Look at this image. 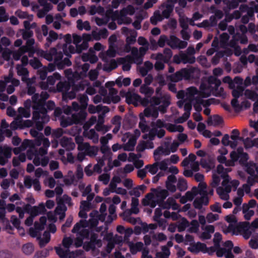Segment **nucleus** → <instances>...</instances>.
<instances>
[{
    "instance_id": "52",
    "label": "nucleus",
    "mask_w": 258,
    "mask_h": 258,
    "mask_svg": "<svg viewBox=\"0 0 258 258\" xmlns=\"http://www.w3.org/2000/svg\"><path fill=\"white\" fill-rule=\"evenodd\" d=\"M196 244L198 247V253L200 252H202L204 253H207V252L208 251V247L207 246L206 244L202 243L201 242H197Z\"/></svg>"
},
{
    "instance_id": "6",
    "label": "nucleus",
    "mask_w": 258,
    "mask_h": 258,
    "mask_svg": "<svg viewBox=\"0 0 258 258\" xmlns=\"http://www.w3.org/2000/svg\"><path fill=\"white\" fill-rule=\"evenodd\" d=\"M182 76V78L186 80L190 79H196L199 77L200 71L199 70L194 67H190V68H183L180 70Z\"/></svg>"
},
{
    "instance_id": "5",
    "label": "nucleus",
    "mask_w": 258,
    "mask_h": 258,
    "mask_svg": "<svg viewBox=\"0 0 258 258\" xmlns=\"http://www.w3.org/2000/svg\"><path fill=\"white\" fill-rule=\"evenodd\" d=\"M57 89L59 91H65L63 93L62 98L63 99H73L76 97V94L74 90L69 91L70 88V86L67 83H59L57 85Z\"/></svg>"
},
{
    "instance_id": "58",
    "label": "nucleus",
    "mask_w": 258,
    "mask_h": 258,
    "mask_svg": "<svg viewBox=\"0 0 258 258\" xmlns=\"http://www.w3.org/2000/svg\"><path fill=\"white\" fill-rule=\"evenodd\" d=\"M12 53V51L11 50L7 48L2 52V57L4 60L9 61L11 59Z\"/></svg>"
},
{
    "instance_id": "15",
    "label": "nucleus",
    "mask_w": 258,
    "mask_h": 258,
    "mask_svg": "<svg viewBox=\"0 0 258 258\" xmlns=\"http://www.w3.org/2000/svg\"><path fill=\"white\" fill-rule=\"evenodd\" d=\"M151 190L153 191L156 197L162 201L164 200L169 195L168 190L166 189H161L160 187L158 188H152Z\"/></svg>"
},
{
    "instance_id": "22",
    "label": "nucleus",
    "mask_w": 258,
    "mask_h": 258,
    "mask_svg": "<svg viewBox=\"0 0 258 258\" xmlns=\"http://www.w3.org/2000/svg\"><path fill=\"white\" fill-rule=\"evenodd\" d=\"M137 140L134 137L130 138L128 142L123 147V149L125 151H132L134 150V147L136 144Z\"/></svg>"
},
{
    "instance_id": "34",
    "label": "nucleus",
    "mask_w": 258,
    "mask_h": 258,
    "mask_svg": "<svg viewBox=\"0 0 258 258\" xmlns=\"http://www.w3.org/2000/svg\"><path fill=\"white\" fill-rule=\"evenodd\" d=\"M221 177L223 179V180L222 182V185L223 186L226 187V189L228 192H230L231 191V186L229 185H228L229 182V176L228 173H224L223 175H221Z\"/></svg>"
},
{
    "instance_id": "21",
    "label": "nucleus",
    "mask_w": 258,
    "mask_h": 258,
    "mask_svg": "<svg viewBox=\"0 0 258 258\" xmlns=\"http://www.w3.org/2000/svg\"><path fill=\"white\" fill-rule=\"evenodd\" d=\"M22 250L25 255H30L34 251V245L32 243H27L22 246Z\"/></svg>"
},
{
    "instance_id": "60",
    "label": "nucleus",
    "mask_w": 258,
    "mask_h": 258,
    "mask_svg": "<svg viewBox=\"0 0 258 258\" xmlns=\"http://www.w3.org/2000/svg\"><path fill=\"white\" fill-rule=\"evenodd\" d=\"M63 56V54L61 52H57L56 51V53L54 54V62L57 66V63L60 61H62V58Z\"/></svg>"
},
{
    "instance_id": "57",
    "label": "nucleus",
    "mask_w": 258,
    "mask_h": 258,
    "mask_svg": "<svg viewBox=\"0 0 258 258\" xmlns=\"http://www.w3.org/2000/svg\"><path fill=\"white\" fill-rule=\"evenodd\" d=\"M79 236L83 239H89L90 231L88 229H83L78 233Z\"/></svg>"
},
{
    "instance_id": "29",
    "label": "nucleus",
    "mask_w": 258,
    "mask_h": 258,
    "mask_svg": "<svg viewBox=\"0 0 258 258\" xmlns=\"http://www.w3.org/2000/svg\"><path fill=\"white\" fill-rule=\"evenodd\" d=\"M158 161H156L153 164H148L145 166V169H148V171L152 175L155 174L158 170Z\"/></svg>"
},
{
    "instance_id": "31",
    "label": "nucleus",
    "mask_w": 258,
    "mask_h": 258,
    "mask_svg": "<svg viewBox=\"0 0 258 258\" xmlns=\"http://www.w3.org/2000/svg\"><path fill=\"white\" fill-rule=\"evenodd\" d=\"M189 226V223L188 221L185 218H182L178 225V231L180 232H182Z\"/></svg>"
},
{
    "instance_id": "59",
    "label": "nucleus",
    "mask_w": 258,
    "mask_h": 258,
    "mask_svg": "<svg viewBox=\"0 0 258 258\" xmlns=\"http://www.w3.org/2000/svg\"><path fill=\"white\" fill-rule=\"evenodd\" d=\"M100 151L102 153L106 155L108 157H111L112 155L110 149L107 145H102L100 148Z\"/></svg>"
},
{
    "instance_id": "10",
    "label": "nucleus",
    "mask_w": 258,
    "mask_h": 258,
    "mask_svg": "<svg viewBox=\"0 0 258 258\" xmlns=\"http://www.w3.org/2000/svg\"><path fill=\"white\" fill-rule=\"evenodd\" d=\"M59 143L61 146L67 150H73L75 147V144L72 142V138L67 137H63L60 140Z\"/></svg>"
},
{
    "instance_id": "26",
    "label": "nucleus",
    "mask_w": 258,
    "mask_h": 258,
    "mask_svg": "<svg viewBox=\"0 0 258 258\" xmlns=\"http://www.w3.org/2000/svg\"><path fill=\"white\" fill-rule=\"evenodd\" d=\"M179 39L175 35H171L168 39L167 44L172 49H176Z\"/></svg>"
},
{
    "instance_id": "44",
    "label": "nucleus",
    "mask_w": 258,
    "mask_h": 258,
    "mask_svg": "<svg viewBox=\"0 0 258 258\" xmlns=\"http://www.w3.org/2000/svg\"><path fill=\"white\" fill-rule=\"evenodd\" d=\"M64 133L61 128H57L52 131L51 136L53 138L58 139L61 137Z\"/></svg>"
},
{
    "instance_id": "55",
    "label": "nucleus",
    "mask_w": 258,
    "mask_h": 258,
    "mask_svg": "<svg viewBox=\"0 0 258 258\" xmlns=\"http://www.w3.org/2000/svg\"><path fill=\"white\" fill-rule=\"evenodd\" d=\"M249 246L253 249L258 248V234L255 236V239L251 238L249 241Z\"/></svg>"
},
{
    "instance_id": "2",
    "label": "nucleus",
    "mask_w": 258,
    "mask_h": 258,
    "mask_svg": "<svg viewBox=\"0 0 258 258\" xmlns=\"http://www.w3.org/2000/svg\"><path fill=\"white\" fill-rule=\"evenodd\" d=\"M248 229H250V225L248 222H239L237 225H234L230 224L228 227L227 231L232 232V235H238L241 234Z\"/></svg>"
},
{
    "instance_id": "50",
    "label": "nucleus",
    "mask_w": 258,
    "mask_h": 258,
    "mask_svg": "<svg viewBox=\"0 0 258 258\" xmlns=\"http://www.w3.org/2000/svg\"><path fill=\"white\" fill-rule=\"evenodd\" d=\"M117 66L118 65L116 60L115 59H112L110 61L109 66L108 67H104V70L107 72H110L113 70L115 69L117 67Z\"/></svg>"
},
{
    "instance_id": "13",
    "label": "nucleus",
    "mask_w": 258,
    "mask_h": 258,
    "mask_svg": "<svg viewBox=\"0 0 258 258\" xmlns=\"http://www.w3.org/2000/svg\"><path fill=\"white\" fill-rule=\"evenodd\" d=\"M64 54L67 56V57L64 58L62 61L59 62L57 63V69L61 70L64 69L66 67H70L72 65V62L70 60L69 57H71V54L68 52H65L64 48L63 49Z\"/></svg>"
},
{
    "instance_id": "18",
    "label": "nucleus",
    "mask_w": 258,
    "mask_h": 258,
    "mask_svg": "<svg viewBox=\"0 0 258 258\" xmlns=\"http://www.w3.org/2000/svg\"><path fill=\"white\" fill-rule=\"evenodd\" d=\"M86 116V112L81 111L77 114H73L72 115L73 120L75 124H79L85 120Z\"/></svg>"
},
{
    "instance_id": "9",
    "label": "nucleus",
    "mask_w": 258,
    "mask_h": 258,
    "mask_svg": "<svg viewBox=\"0 0 258 258\" xmlns=\"http://www.w3.org/2000/svg\"><path fill=\"white\" fill-rule=\"evenodd\" d=\"M171 151L169 148L166 147V148H163L162 146H159L154 151V160L156 161H160L161 159L160 157V155L166 156L169 155Z\"/></svg>"
},
{
    "instance_id": "14",
    "label": "nucleus",
    "mask_w": 258,
    "mask_h": 258,
    "mask_svg": "<svg viewBox=\"0 0 258 258\" xmlns=\"http://www.w3.org/2000/svg\"><path fill=\"white\" fill-rule=\"evenodd\" d=\"M56 53V49L54 47L51 48L48 52L42 50L40 55L49 61L53 60L54 54Z\"/></svg>"
},
{
    "instance_id": "17",
    "label": "nucleus",
    "mask_w": 258,
    "mask_h": 258,
    "mask_svg": "<svg viewBox=\"0 0 258 258\" xmlns=\"http://www.w3.org/2000/svg\"><path fill=\"white\" fill-rule=\"evenodd\" d=\"M13 124H16L17 126H20L21 128L23 127H29L33 125V122L30 120H23L22 118H17L13 121Z\"/></svg>"
},
{
    "instance_id": "53",
    "label": "nucleus",
    "mask_w": 258,
    "mask_h": 258,
    "mask_svg": "<svg viewBox=\"0 0 258 258\" xmlns=\"http://www.w3.org/2000/svg\"><path fill=\"white\" fill-rule=\"evenodd\" d=\"M168 40V39L166 35H162L160 36L157 44L159 47H163L165 46V43H167Z\"/></svg>"
},
{
    "instance_id": "11",
    "label": "nucleus",
    "mask_w": 258,
    "mask_h": 258,
    "mask_svg": "<svg viewBox=\"0 0 258 258\" xmlns=\"http://www.w3.org/2000/svg\"><path fill=\"white\" fill-rule=\"evenodd\" d=\"M132 60L133 58L130 55H127L124 57L119 58V62L122 64L123 71H128L131 70Z\"/></svg>"
},
{
    "instance_id": "38",
    "label": "nucleus",
    "mask_w": 258,
    "mask_h": 258,
    "mask_svg": "<svg viewBox=\"0 0 258 258\" xmlns=\"http://www.w3.org/2000/svg\"><path fill=\"white\" fill-rule=\"evenodd\" d=\"M191 227L188 229V231L190 233H197L199 229V223L197 220H192L189 225Z\"/></svg>"
},
{
    "instance_id": "41",
    "label": "nucleus",
    "mask_w": 258,
    "mask_h": 258,
    "mask_svg": "<svg viewBox=\"0 0 258 258\" xmlns=\"http://www.w3.org/2000/svg\"><path fill=\"white\" fill-rule=\"evenodd\" d=\"M29 64L34 69H38L42 66V63L36 57H34L29 61Z\"/></svg>"
},
{
    "instance_id": "46",
    "label": "nucleus",
    "mask_w": 258,
    "mask_h": 258,
    "mask_svg": "<svg viewBox=\"0 0 258 258\" xmlns=\"http://www.w3.org/2000/svg\"><path fill=\"white\" fill-rule=\"evenodd\" d=\"M221 240L222 235L219 232L215 233L213 238V242L215 247H219L220 246V242Z\"/></svg>"
},
{
    "instance_id": "39",
    "label": "nucleus",
    "mask_w": 258,
    "mask_h": 258,
    "mask_svg": "<svg viewBox=\"0 0 258 258\" xmlns=\"http://www.w3.org/2000/svg\"><path fill=\"white\" fill-rule=\"evenodd\" d=\"M167 123L164 121L158 119L156 122H152L151 125L152 127H156V128H162L163 127L165 128Z\"/></svg>"
},
{
    "instance_id": "61",
    "label": "nucleus",
    "mask_w": 258,
    "mask_h": 258,
    "mask_svg": "<svg viewBox=\"0 0 258 258\" xmlns=\"http://www.w3.org/2000/svg\"><path fill=\"white\" fill-rule=\"evenodd\" d=\"M213 122L215 126H218L223 122V119L222 117L218 115H213Z\"/></svg>"
},
{
    "instance_id": "28",
    "label": "nucleus",
    "mask_w": 258,
    "mask_h": 258,
    "mask_svg": "<svg viewBox=\"0 0 258 258\" xmlns=\"http://www.w3.org/2000/svg\"><path fill=\"white\" fill-rule=\"evenodd\" d=\"M35 41L33 38L27 39L26 45L21 47V50H24V52H27L30 50L33 49Z\"/></svg>"
},
{
    "instance_id": "23",
    "label": "nucleus",
    "mask_w": 258,
    "mask_h": 258,
    "mask_svg": "<svg viewBox=\"0 0 258 258\" xmlns=\"http://www.w3.org/2000/svg\"><path fill=\"white\" fill-rule=\"evenodd\" d=\"M140 122L139 127L143 133H146L149 131V126L146 124V121L142 113L140 114Z\"/></svg>"
},
{
    "instance_id": "27",
    "label": "nucleus",
    "mask_w": 258,
    "mask_h": 258,
    "mask_svg": "<svg viewBox=\"0 0 258 258\" xmlns=\"http://www.w3.org/2000/svg\"><path fill=\"white\" fill-rule=\"evenodd\" d=\"M55 249L57 254L59 255L60 258H68L70 254V250L69 249L64 250L63 248L59 247H55Z\"/></svg>"
},
{
    "instance_id": "64",
    "label": "nucleus",
    "mask_w": 258,
    "mask_h": 258,
    "mask_svg": "<svg viewBox=\"0 0 258 258\" xmlns=\"http://www.w3.org/2000/svg\"><path fill=\"white\" fill-rule=\"evenodd\" d=\"M73 243V240L70 237H64L62 240V244L63 246L68 249L69 248L70 246Z\"/></svg>"
},
{
    "instance_id": "32",
    "label": "nucleus",
    "mask_w": 258,
    "mask_h": 258,
    "mask_svg": "<svg viewBox=\"0 0 258 258\" xmlns=\"http://www.w3.org/2000/svg\"><path fill=\"white\" fill-rule=\"evenodd\" d=\"M0 155H2L7 159L10 158L12 156V149L9 147L3 148L0 146Z\"/></svg>"
},
{
    "instance_id": "40",
    "label": "nucleus",
    "mask_w": 258,
    "mask_h": 258,
    "mask_svg": "<svg viewBox=\"0 0 258 258\" xmlns=\"http://www.w3.org/2000/svg\"><path fill=\"white\" fill-rule=\"evenodd\" d=\"M86 223V221L84 220H81L79 222L77 223L74 226L72 230V232L73 233H78L81 227H85L84 224Z\"/></svg>"
},
{
    "instance_id": "35",
    "label": "nucleus",
    "mask_w": 258,
    "mask_h": 258,
    "mask_svg": "<svg viewBox=\"0 0 258 258\" xmlns=\"http://www.w3.org/2000/svg\"><path fill=\"white\" fill-rule=\"evenodd\" d=\"M98 234L95 233H92L90 235V241L96 246L100 247L102 245L101 240L98 238Z\"/></svg>"
},
{
    "instance_id": "16",
    "label": "nucleus",
    "mask_w": 258,
    "mask_h": 258,
    "mask_svg": "<svg viewBox=\"0 0 258 258\" xmlns=\"http://www.w3.org/2000/svg\"><path fill=\"white\" fill-rule=\"evenodd\" d=\"M237 151L239 154V163L241 165L246 164L249 158L248 154L246 152H244L243 149L241 147H238L237 148Z\"/></svg>"
},
{
    "instance_id": "4",
    "label": "nucleus",
    "mask_w": 258,
    "mask_h": 258,
    "mask_svg": "<svg viewBox=\"0 0 258 258\" xmlns=\"http://www.w3.org/2000/svg\"><path fill=\"white\" fill-rule=\"evenodd\" d=\"M24 209L26 213L30 214L34 217L39 214H44L46 211L45 207L43 203L40 204L38 206L33 207L27 204L24 206Z\"/></svg>"
},
{
    "instance_id": "48",
    "label": "nucleus",
    "mask_w": 258,
    "mask_h": 258,
    "mask_svg": "<svg viewBox=\"0 0 258 258\" xmlns=\"http://www.w3.org/2000/svg\"><path fill=\"white\" fill-rule=\"evenodd\" d=\"M58 38L57 34L54 31L51 30L49 31V36L46 38L47 42L51 43L52 42L56 40Z\"/></svg>"
},
{
    "instance_id": "63",
    "label": "nucleus",
    "mask_w": 258,
    "mask_h": 258,
    "mask_svg": "<svg viewBox=\"0 0 258 258\" xmlns=\"http://www.w3.org/2000/svg\"><path fill=\"white\" fill-rule=\"evenodd\" d=\"M89 78L90 80H95L98 76V72L97 70H91L88 74Z\"/></svg>"
},
{
    "instance_id": "25",
    "label": "nucleus",
    "mask_w": 258,
    "mask_h": 258,
    "mask_svg": "<svg viewBox=\"0 0 258 258\" xmlns=\"http://www.w3.org/2000/svg\"><path fill=\"white\" fill-rule=\"evenodd\" d=\"M49 254V249L45 248L41 250L37 251L32 258H46Z\"/></svg>"
},
{
    "instance_id": "12",
    "label": "nucleus",
    "mask_w": 258,
    "mask_h": 258,
    "mask_svg": "<svg viewBox=\"0 0 258 258\" xmlns=\"http://www.w3.org/2000/svg\"><path fill=\"white\" fill-rule=\"evenodd\" d=\"M108 35V32L106 28L100 29L98 32L96 30L92 31V36L95 40H99L101 38L105 39Z\"/></svg>"
},
{
    "instance_id": "19",
    "label": "nucleus",
    "mask_w": 258,
    "mask_h": 258,
    "mask_svg": "<svg viewBox=\"0 0 258 258\" xmlns=\"http://www.w3.org/2000/svg\"><path fill=\"white\" fill-rule=\"evenodd\" d=\"M182 62L184 64H193L196 61V58L194 56H189L182 51H181Z\"/></svg>"
},
{
    "instance_id": "1",
    "label": "nucleus",
    "mask_w": 258,
    "mask_h": 258,
    "mask_svg": "<svg viewBox=\"0 0 258 258\" xmlns=\"http://www.w3.org/2000/svg\"><path fill=\"white\" fill-rule=\"evenodd\" d=\"M221 81L214 76H210L208 79V84L202 83L200 85V95L202 97H209L211 93H216L221 96L224 92V89L219 88Z\"/></svg>"
},
{
    "instance_id": "54",
    "label": "nucleus",
    "mask_w": 258,
    "mask_h": 258,
    "mask_svg": "<svg viewBox=\"0 0 258 258\" xmlns=\"http://www.w3.org/2000/svg\"><path fill=\"white\" fill-rule=\"evenodd\" d=\"M96 246L92 243L90 241L85 242L83 244V248L87 251L90 250L95 249Z\"/></svg>"
},
{
    "instance_id": "49",
    "label": "nucleus",
    "mask_w": 258,
    "mask_h": 258,
    "mask_svg": "<svg viewBox=\"0 0 258 258\" xmlns=\"http://www.w3.org/2000/svg\"><path fill=\"white\" fill-rule=\"evenodd\" d=\"M38 75L39 76V78L41 80H45L46 79L47 75L46 67H44L42 69L38 70Z\"/></svg>"
},
{
    "instance_id": "36",
    "label": "nucleus",
    "mask_w": 258,
    "mask_h": 258,
    "mask_svg": "<svg viewBox=\"0 0 258 258\" xmlns=\"http://www.w3.org/2000/svg\"><path fill=\"white\" fill-rule=\"evenodd\" d=\"M244 88L241 86H238L236 88L234 89L232 91V95L234 98H238L242 95Z\"/></svg>"
},
{
    "instance_id": "42",
    "label": "nucleus",
    "mask_w": 258,
    "mask_h": 258,
    "mask_svg": "<svg viewBox=\"0 0 258 258\" xmlns=\"http://www.w3.org/2000/svg\"><path fill=\"white\" fill-rule=\"evenodd\" d=\"M245 95L249 99L253 101L258 98V94L254 91L246 89L245 91Z\"/></svg>"
},
{
    "instance_id": "8",
    "label": "nucleus",
    "mask_w": 258,
    "mask_h": 258,
    "mask_svg": "<svg viewBox=\"0 0 258 258\" xmlns=\"http://www.w3.org/2000/svg\"><path fill=\"white\" fill-rule=\"evenodd\" d=\"M177 2V0H167L166 9L162 12V17L168 19L169 18L171 13L173 12L174 4Z\"/></svg>"
},
{
    "instance_id": "56",
    "label": "nucleus",
    "mask_w": 258,
    "mask_h": 258,
    "mask_svg": "<svg viewBox=\"0 0 258 258\" xmlns=\"http://www.w3.org/2000/svg\"><path fill=\"white\" fill-rule=\"evenodd\" d=\"M73 218L72 217L70 216L67 219V220L64 224L62 225L61 227V230L63 232H66V228L70 227L73 222Z\"/></svg>"
},
{
    "instance_id": "33",
    "label": "nucleus",
    "mask_w": 258,
    "mask_h": 258,
    "mask_svg": "<svg viewBox=\"0 0 258 258\" xmlns=\"http://www.w3.org/2000/svg\"><path fill=\"white\" fill-rule=\"evenodd\" d=\"M163 18L159 11L154 12V15L150 18V22L153 25H156L158 22L161 21Z\"/></svg>"
},
{
    "instance_id": "30",
    "label": "nucleus",
    "mask_w": 258,
    "mask_h": 258,
    "mask_svg": "<svg viewBox=\"0 0 258 258\" xmlns=\"http://www.w3.org/2000/svg\"><path fill=\"white\" fill-rule=\"evenodd\" d=\"M43 238L40 239L39 242L41 248L44 247L50 240V235L48 232L45 231L43 233Z\"/></svg>"
},
{
    "instance_id": "43",
    "label": "nucleus",
    "mask_w": 258,
    "mask_h": 258,
    "mask_svg": "<svg viewBox=\"0 0 258 258\" xmlns=\"http://www.w3.org/2000/svg\"><path fill=\"white\" fill-rule=\"evenodd\" d=\"M172 52L169 48H165L163 51V55L165 58V63L169 62L172 56Z\"/></svg>"
},
{
    "instance_id": "3",
    "label": "nucleus",
    "mask_w": 258,
    "mask_h": 258,
    "mask_svg": "<svg viewBox=\"0 0 258 258\" xmlns=\"http://www.w3.org/2000/svg\"><path fill=\"white\" fill-rule=\"evenodd\" d=\"M248 229H250V225L248 222H239L237 225H234L230 224L228 227L227 231L232 232V235H238L241 234Z\"/></svg>"
},
{
    "instance_id": "51",
    "label": "nucleus",
    "mask_w": 258,
    "mask_h": 258,
    "mask_svg": "<svg viewBox=\"0 0 258 258\" xmlns=\"http://www.w3.org/2000/svg\"><path fill=\"white\" fill-rule=\"evenodd\" d=\"M98 180L102 181L104 184L106 185L109 181L110 175L107 173H103L98 177Z\"/></svg>"
},
{
    "instance_id": "45",
    "label": "nucleus",
    "mask_w": 258,
    "mask_h": 258,
    "mask_svg": "<svg viewBox=\"0 0 258 258\" xmlns=\"http://www.w3.org/2000/svg\"><path fill=\"white\" fill-rule=\"evenodd\" d=\"M136 32H134L132 34H131L130 36H127L126 38L125 41L126 43L127 44V45L134 44L136 41Z\"/></svg>"
},
{
    "instance_id": "24",
    "label": "nucleus",
    "mask_w": 258,
    "mask_h": 258,
    "mask_svg": "<svg viewBox=\"0 0 258 258\" xmlns=\"http://www.w3.org/2000/svg\"><path fill=\"white\" fill-rule=\"evenodd\" d=\"M177 188L180 191H183L187 188V183L185 179L182 177L178 178L177 183Z\"/></svg>"
},
{
    "instance_id": "7",
    "label": "nucleus",
    "mask_w": 258,
    "mask_h": 258,
    "mask_svg": "<svg viewBox=\"0 0 258 258\" xmlns=\"http://www.w3.org/2000/svg\"><path fill=\"white\" fill-rule=\"evenodd\" d=\"M34 110H37L42 115L41 120L48 121L49 117L47 115V110L45 107V103H38V104L34 105Z\"/></svg>"
},
{
    "instance_id": "37",
    "label": "nucleus",
    "mask_w": 258,
    "mask_h": 258,
    "mask_svg": "<svg viewBox=\"0 0 258 258\" xmlns=\"http://www.w3.org/2000/svg\"><path fill=\"white\" fill-rule=\"evenodd\" d=\"M170 80L173 82H177L182 80V76L181 70L176 72L175 73L169 76Z\"/></svg>"
},
{
    "instance_id": "62",
    "label": "nucleus",
    "mask_w": 258,
    "mask_h": 258,
    "mask_svg": "<svg viewBox=\"0 0 258 258\" xmlns=\"http://www.w3.org/2000/svg\"><path fill=\"white\" fill-rule=\"evenodd\" d=\"M190 114L184 112L182 116L178 117L175 121L177 123H182L189 118Z\"/></svg>"
},
{
    "instance_id": "47",
    "label": "nucleus",
    "mask_w": 258,
    "mask_h": 258,
    "mask_svg": "<svg viewBox=\"0 0 258 258\" xmlns=\"http://www.w3.org/2000/svg\"><path fill=\"white\" fill-rule=\"evenodd\" d=\"M88 46V43L86 41H83L80 45L76 46V52L78 53H80L83 50L87 49Z\"/></svg>"
},
{
    "instance_id": "20",
    "label": "nucleus",
    "mask_w": 258,
    "mask_h": 258,
    "mask_svg": "<svg viewBox=\"0 0 258 258\" xmlns=\"http://www.w3.org/2000/svg\"><path fill=\"white\" fill-rule=\"evenodd\" d=\"M140 92L141 94H144L145 97H151V96L154 93V90L146 85H143L140 87Z\"/></svg>"
}]
</instances>
